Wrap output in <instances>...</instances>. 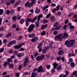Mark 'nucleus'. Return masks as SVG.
Listing matches in <instances>:
<instances>
[{
	"label": "nucleus",
	"instance_id": "obj_19",
	"mask_svg": "<svg viewBox=\"0 0 77 77\" xmlns=\"http://www.w3.org/2000/svg\"><path fill=\"white\" fill-rule=\"evenodd\" d=\"M37 18V17H35L33 19H31L32 23H34L36 20V18Z\"/></svg>",
	"mask_w": 77,
	"mask_h": 77
},
{
	"label": "nucleus",
	"instance_id": "obj_18",
	"mask_svg": "<svg viewBox=\"0 0 77 77\" xmlns=\"http://www.w3.org/2000/svg\"><path fill=\"white\" fill-rule=\"evenodd\" d=\"M35 25H36V27H38L39 26V21H37L35 22Z\"/></svg>",
	"mask_w": 77,
	"mask_h": 77
},
{
	"label": "nucleus",
	"instance_id": "obj_51",
	"mask_svg": "<svg viewBox=\"0 0 77 77\" xmlns=\"http://www.w3.org/2000/svg\"><path fill=\"white\" fill-rule=\"evenodd\" d=\"M13 53L14 54H15V55H17V54H18V51H15Z\"/></svg>",
	"mask_w": 77,
	"mask_h": 77
},
{
	"label": "nucleus",
	"instance_id": "obj_9",
	"mask_svg": "<svg viewBox=\"0 0 77 77\" xmlns=\"http://www.w3.org/2000/svg\"><path fill=\"white\" fill-rule=\"evenodd\" d=\"M69 36L68 34L66 32H64L63 33V35H62V38L63 39H65L66 38H67L68 36Z\"/></svg>",
	"mask_w": 77,
	"mask_h": 77
},
{
	"label": "nucleus",
	"instance_id": "obj_14",
	"mask_svg": "<svg viewBox=\"0 0 77 77\" xmlns=\"http://www.w3.org/2000/svg\"><path fill=\"white\" fill-rule=\"evenodd\" d=\"M54 66V69H56V68H57V64L56 63H54L53 64H52Z\"/></svg>",
	"mask_w": 77,
	"mask_h": 77
},
{
	"label": "nucleus",
	"instance_id": "obj_32",
	"mask_svg": "<svg viewBox=\"0 0 77 77\" xmlns=\"http://www.w3.org/2000/svg\"><path fill=\"white\" fill-rule=\"evenodd\" d=\"M58 25H59V23L58 22H56L54 25V27L57 26Z\"/></svg>",
	"mask_w": 77,
	"mask_h": 77
},
{
	"label": "nucleus",
	"instance_id": "obj_57",
	"mask_svg": "<svg viewBox=\"0 0 77 77\" xmlns=\"http://www.w3.org/2000/svg\"><path fill=\"white\" fill-rule=\"evenodd\" d=\"M56 8H57V9H56V11H58V10H59V5H58V6Z\"/></svg>",
	"mask_w": 77,
	"mask_h": 77
},
{
	"label": "nucleus",
	"instance_id": "obj_37",
	"mask_svg": "<svg viewBox=\"0 0 77 77\" xmlns=\"http://www.w3.org/2000/svg\"><path fill=\"white\" fill-rule=\"evenodd\" d=\"M12 44L11 43V42H9V43H8V44L7 46L8 47H11V46H12Z\"/></svg>",
	"mask_w": 77,
	"mask_h": 77
},
{
	"label": "nucleus",
	"instance_id": "obj_7",
	"mask_svg": "<svg viewBox=\"0 0 77 77\" xmlns=\"http://www.w3.org/2000/svg\"><path fill=\"white\" fill-rule=\"evenodd\" d=\"M37 71L38 72H44V68H42V66H41L38 67L37 70Z\"/></svg>",
	"mask_w": 77,
	"mask_h": 77
},
{
	"label": "nucleus",
	"instance_id": "obj_62",
	"mask_svg": "<svg viewBox=\"0 0 77 77\" xmlns=\"http://www.w3.org/2000/svg\"><path fill=\"white\" fill-rule=\"evenodd\" d=\"M17 19H18V20H20V19H21V16L20 15L18 16L17 17Z\"/></svg>",
	"mask_w": 77,
	"mask_h": 77
},
{
	"label": "nucleus",
	"instance_id": "obj_38",
	"mask_svg": "<svg viewBox=\"0 0 77 77\" xmlns=\"http://www.w3.org/2000/svg\"><path fill=\"white\" fill-rule=\"evenodd\" d=\"M53 34L54 35H56L57 34V31H54L53 32Z\"/></svg>",
	"mask_w": 77,
	"mask_h": 77
},
{
	"label": "nucleus",
	"instance_id": "obj_6",
	"mask_svg": "<svg viewBox=\"0 0 77 77\" xmlns=\"http://www.w3.org/2000/svg\"><path fill=\"white\" fill-rule=\"evenodd\" d=\"M45 57L44 55L42 54L41 56H38L37 58H36V60L37 61H40L43 59Z\"/></svg>",
	"mask_w": 77,
	"mask_h": 77
},
{
	"label": "nucleus",
	"instance_id": "obj_41",
	"mask_svg": "<svg viewBox=\"0 0 77 77\" xmlns=\"http://www.w3.org/2000/svg\"><path fill=\"white\" fill-rule=\"evenodd\" d=\"M4 49L3 48H2L0 49V53H2L4 51Z\"/></svg>",
	"mask_w": 77,
	"mask_h": 77
},
{
	"label": "nucleus",
	"instance_id": "obj_54",
	"mask_svg": "<svg viewBox=\"0 0 77 77\" xmlns=\"http://www.w3.org/2000/svg\"><path fill=\"white\" fill-rule=\"evenodd\" d=\"M56 11V8H54V9H53L52 11V13L53 14H54V13H55V12Z\"/></svg>",
	"mask_w": 77,
	"mask_h": 77
},
{
	"label": "nucleus",
	"instance_id": "obj_53",
	"mask_svg": "<svg viewBox=\"0 0 77 77\" xmlns=\"http://www.w3.org/2000/svg\"><path fill=\"white\" fill-rule=\"evenodd\" d=\"M68 23H69V20H68V19H66L65 21V24H67Z\"/></svg>",
	"mask_w": 77,
	"mask_h": 77
},
{
	"label": "nucleus",
	"instance_id": "obj_49",
	"mask_svg": "<svg viewBox=\"0 0 77 77\" xmlns=\"http://www.w3.org/2000/svg\"><path fill=\"white\" fill-rule=\"evenodd\" d=\"M77 71H75L72 73L73 75H75L77 74Z\"/></svg>",
	"mask_w": 77,
	"mask_h": 77
},
{
	"label": "nucleus",
	"instance_id": "obj_56",
	"mask_svg": "<svg viewBox=\"0 0 77 77\" xmlns=\"http://www.w3.org/2000/svg\"><path fill=\"white\" fill-rule=\"evenodd\" d=\"M16 24H13L12 25L13 28H14V29H15V28H16Z\"/></svg>",
	"mask_w": 77,
	"mask_h": 77
},
{
	"label": "nucleus",
	"instance_id": "obj_20",
	"mask_svg": "<svg viewBox=\"0 0 77 77\" xmlns=\"http://www.w3.org/2000/svg\"><path fill=\"white\" fill-rule=\"evenodd\" d=\"M11 44H15L17 43V41L16 40H13L10 42Z\"/></svg>",
	"mask_w": 77,
	"mask_h": 77
},
{
	"label": "nucleus",
	"instance_id": "obj_2",
	"mask_svg": "<svg viewBox=\"0 0 77 77\" xmlns=\"http://www.w3.org/2000/svg\"><path fill=\"white\" fill-rule=\"evenodd\" d=\"M62 34H59V35L55 36V40H58L60 41H62Z\"/></svg>",
	"mask_w": 77,
	"mask_h": 77
},
{
	"label": "nucleus",
	"instance_id": "obj_25",
	"mask_svg": "<svg viewBox=\"0 0 77 77\" xmlns=\"http://www.w3.org/2000/svg\"><path fill=\"white\" fill-rule=\"evenodd\" d=\"M11 36V33L9 32L6 36V38H9Z\"/></svg>",
	"mask_w": 77,
	"mask_h": 77
},
{
	"label": "nucleus",
	"instance_id": "obj_4",
	"mask_svg": "<svg viewBox=\"0 0 77 77\" xmlns=\"http://www.w3.org/2000/svg\"><path fill=\"white\" fill-rule=\"evenodd\" d=\"M24 61L23 62V66H24L25 67L27 66V63L29 62V58L27 57L26 56L24 58Z\"/></svg>",
	"mask_w": 77,
	"mask_h": 77
},
{
	"label": "nucleus",
	"instance_id": "obj_40",
	"mask_svg": "<svg viewBox=\"0 0 77 77\" xmlns=\"http://www.w3.org/2000/svg\"><path fill=\"white\" fill-rule=\"evenodd\" d=\"M17 57H22V55H21V54H18L17 55Z\"/></svg>",
	"mask_w": 77,
	"mask_h": 77
},
{
	"label": "nucleus",
	"instance_id": "obj_21",
	"mask_svg": "<svg viewBox=\"0 0 77 77\" xmlns=\"http://www.w3.org/2000/svg\"><path fill=\"white\" fill-rule=\"evenodd\" d=\"M73 62V61L72 60V59L71 58H70L69 59V62H68L67 63H72Z\"/></svg>",
	"mask_w": 77,
	"mask_h": 77
},
{
	"label": "nucleus",
	"instance_id": "obj_58",
	"mask_svg": "<svg viewBox=\"0 0 77 77\" xmlns=\"http://www.w3.org/2000/svg\"><path fill=\"white\" fill-rule=\"evenodd\" d=\"M69 74V73L68 72V71L67 70L66 71V75H68Z\"/></svg>",
	"mask_w": 77,
	"mask_h": 77
},
{
	"label": "nucleus",
	"instance_id": "obj_17",
	"mask_svg": "<svg viewBox=\"0 0 77 77\" xmlns=\"http://www.w3.org/2000/svg\"><path fill=\"white\" fill-rule=\"evenodd\" d=\"M25 21V20L23 19H22L20 20V23L21 24H23L24 23V22Z\"/></svg>",
	"mask_w": 77,
	"mask_h": 77
},
{
	"label": "nucleus",
	"instance_id": "obj_12",
	"mask_svg": "<svg viewBox=\"0 0 77 77\" xmlns=\"http://www.w3.org/2000/svg\"><path fill=\"white\" fill-rule=\"evenodd\" d=\"M37 74L38 73L36 72H32L31 74V77H35Z\"/></svg>",
	"mask_w": 77,
	"mask_h": 77
},
{
	"label": "nucleus",
	"instance_id": "obj_34",
	"mask_svg": "<svg viewBox=\"0 0 77 77\" xmlns=\"http://www.w3.org/2000/svg\"><path fill=\"white\" fill-rule=\"evenodd\" d=\"M26 21L27 22H30L32 21V19L30 18H28L26 20Z\"/></svg>",
	"mask_w": 77,
	"mask_h": 77
},
{
	"label": "nucleus",
	"instance_id": "obj_28",
	"mask_svg": "<svg viewBox=\"0 0 77 77\" xmlns=\"http://www.w3.org/2000/svg\"><path fill=\"white\" fill-rule=\"evenodd\" d=\"M47 27V25H45L44 26H42L41 27V29L42 30H44V28H46Z\"/></svg>",
	"mask_w": 77,
	"mask_h": 77
},
{
	"label": "nucleus",
	"instance_id": "obj_10",
	"mask_svg": "<svg viewBox=\"0 0 77 77\" xmlns=\"http://www.w3.org/2000/svg\"><path fill=\"white\" fill-rule=\"evenodd\" d=\"M38 40V37H35L31 39V41L32 42H35Z\"/></svg>",
	"mask_w": 77,
	"mask_h": 77
},
{
	"label": "nucleus",
	"instance_id": "obj_64",
	"mask_svg": "<svg viewBox=\"0 0 77 77\" xmlns=\"http://www.w3.org/2000/svg\"><path fill=\"white\" fill-rule=\"evenodd\" d=\"M4 30V28L1 27L0 28V31H3Z\"/></svg>",
	"mask_w": 77,
	"mask_h": 77
},
{
	"label": "nucleus",
	"instance_id": "obj_39",
	"mask_svg": "<svg viewBox=\"0 0 77 77\" xmlns=\"http://www.w3.org/2000/svg\"><path fill=\"white\" fill-rule=\"evenodd\" d=\"M6 5L9 6L11 5V2H6Z\"/></svg>",
	"mask_w": 77,
	"mask_h": 77
},
{
	"label": "nucleus",
	"instance_id": "obj_8",
	"mask_svg": "<svg viewBox=\"0 0 77 77\" xmlns=\"http://www.w3.org/2000/svg\"><path fill=\"white\" fill-rule=\"evenodd\" d=\"M24 44H25V43H21L18 45H16V46H14V48L15 49H19V48H20L21 47H22V45H24Z\"/></svg>",
	"mask_w": 77,
	"mask_h": 77
},
{
	"label": "nucleus",
	"instance_id": "obj_22",
	"mask_svg": "<svg viewBox=\"0 0 77 77\" xmlns=\"http://www.w3.org/2000/svg\"><path fill=\"white\" fill-rule=\"evenodd\" d=\"M74 54L72 53H69L68 54V57H71V56H74Z\"/></svg>",
	"mask_w": 77,
	"mask_h": 77
},
{
	"label": "nucleus",
	"instance_id": "obj_36",
	"mask_svg": "<svg viewBox=\"0 0 77 77\" xmlns=\"http://www.w3.org/2000/svg\"><path fill=\"white\" fill-rule=\"evenodd\" d=\"M67 26H68V25H67V24H66L63 26V28L64 30H65L66 29V27H67Z\"/></svg>",
	"mask_w": 77,
	"mask_h": 77
},
{
	"label": "nucleus",
	"instance_id": "obj_24",
	"mask_svg": "<svg viewBox=\"0 0 77 77\" xmlns=\"http://www.w3.org/2000/svg\"><path fill=\"white\" fill-rule=\"evenodd\" d=\"M3 12H4V10L2 9H0V15H3Z\"/></svg>",
	"mask_w": 77,
	"mask_h": 77
},
{
	"label": "nucleus",
	"instance_id": "obj_61",
	"mask_svg": "<svg viewBox=\"0 0 77 77\" xmlns=\"http://www.w3.org/2000/svg\"><path fill=\"white\" fill-rule=\"evenodd\" d=\"M61 15V12H57V15H59V16H60Z\"/></svg>",
	"mask_w": 77,
	"mask_h": 77
},
{
	"label": "nucleus",
	"instance_id": "obj_55",
	"mask_svg": "<svg viewBox=\"0 0 77 77\" xmlns=\"http://www.w3.org/2000/svg\"><path fill=\"white\" fill-rule=\"evenodd\" d=\"M28 4H29V2H27L25 5V6H26V7H27V6H28Z\"/></svg>",
	"mask_w": 77,
	"mask_h": 77
},
{
	"label": "nucleus",
	"instance_id": "obj_3",
	"mask_svg": "<svg viewBox=\"0 0 77 77\" xmlns=\"http://www.w3.org/2000/svg\"><path fill=\"white\" fill-rule=\"evenodd\" d=\"M12 60H11L10 58H8L7 60V62H5L3 64V66L5 67H6L8 65L9 66L10 65V62H12Z\"/></svg>",
	"mask_w": 77,
	"mask_h": 77
},
{
	"label": "nucleus",
	"instance_id": "obj_16",
	"mask_svg": "<svg viewBox=\"0 0 77 77\" xmlns=\"http://www.w3.org/2000/svg\"><path fill=\"white\" fill-rule=\"evenodd\" d=\"M35 36V34L34 33L30 34L29 35V38H34V37Z\"/></svg>",
	"mask_w": 77,
	"mask_h": 77
},
{
	"label": "nucleus",
	"instance_id": "obj_13",
	"mask_svg": "<svg viewBox=\"0 0 77 77\" xmlns=\"http://www.w3.org/2000/svg\"><path fill=\"white\" fill-rule=\"evenodd\" d=\"M51 21H56V17L54 16H51Z\"/></svg>",
	"mask_w": 77,
	"mask_h": 77
},
{
	"label": "nucleus",
	"instance_id": "obj_48",
	"mask_svg": "<svg viewBox=\"0 0 77 77\" xmlns=\"http://www.w3.org/2000/svg\"><path fill=\"white\" fill-rule=\"evenodd\" d=\"M50 65H48L46 66L47 68L48 69H49L50 68Z\"/></svg>",
	"mask_w": 77,
	"mask_h": 77
},
{
	"label": "nucleus",
	"instance_id": "obj_11",
	"mask_svg": "<svg viewBox=\"0 0 77 77\" xmlns=\"http://www.w3.org/2000/svg\"><path fill=\"white\" fill-rule=\"evenodd\" d=\"M42 41L41 42V43H40L37 46V48L39 49L41 48H42V46L43 45V43H42Z\"/></svg>",
	"mask_w": 77,
	"mask_h": 77
},
{
	"label": "nucleus",
	"instance_id": "obj_1",
	"mask_svg": "<svg viewBox=\"0 0 77 77\" xmlns=\"http://www.w3.org/2000/svg\"><path fill=\"white\" fill-rule=\"evenodd\" d=\"M74 42L75 40L74 39L70 40L69 41H66L65 42V45H66L67 47H71L74 44Z\"/></svg>",
	"mask_w": 77,
	"mask_h": 77
},
{
	"label": "nucleus",
	"instance_id": "obj_60",
	"mask_svg": "<svg viewBox=\"0 0 77 77\" xmlns=\"http://www.w3.org/2000/svg\"><path fill=\"white\" fill-rule=\"evenodd\" d=\"M21 67H22V66L21 65H20L19 66V67H18V69L19 70H20L21 69Z\"/></svg>",
	"mask_w": 77,
	"mask_h": 77
},
{
	"label": "nucleus",
	"instance_id": "obj_59",
	"mask_svg": "<svg viewBox=\"0 0 77 77\" xmlns=\"http://www.w3.org/2000/svg\"><path fill=\"white\" fill-rule=\"evenodd\" d=\"M3 42L4 44H6L7 42V40L6 39H5L3 40Z\"/></svg>",
	"mask_w": 77,
	"mask_h": 77
},
{
	"label": "nucleus",
	"instance_id": "obj_29",
	"mask_svg": "<svg viewBox=\"0 0 77 77\" xmlns=\"http://www.w3.org/2000/svg\"><path fill=\"white\" fill-rule=\"evenodd\" d=\"M12 20L14 21H16V20H17V17L14 16L12 18Z\"/></svg>",
	"mask_w": 77,
	"mask_h": 77
},
{
	"label": "nucleus",
	"instance_id": "obj_30",
	"mask_svg": "<svg viewBox=\"0 0 77 77\" xmlns=\"http://www.w3.org/2000/svg\"><path fill=\"white\" fill-rule=\"evenodd\" d=\"M58 54L59 55H62L63 54V51H60L58 52Z\"/></svg>",
	"mask_w": 77,
	"mask_h": 77
},
{
	"label": "nucleus",
	"instance_id": "obj_46",
	"mask_svg": "<svg viewBox=\"0 0 77 77\" xmlns=\"http://www.w3.org/2000/svg\"><path fill=\"white\" fill-rule=\"evenodd\" d=\"M60 59H61V58L59 57H57V60L58 61H60Z\"/></svg>",
	"mask_w": 77,
	"mask_h": 77
},
{
	"label": "nucleus",
	"instance_id": "obj_52",
	"mask_svg": "<svg viewBox=\"0 0 77 77\" xmlns=\"http://www.w3.org/2000/svg\"><path fill=\"white\" fill-rule=\"evenodd\" d=\"M14 13V10L13 9L11 10V14H13Z\"/></svg>",
	"mask_w": 77,
	"mask_h": 77
},
{
	"label": "nucleus",
	"instance_id": "obj_15",
	"mask_svg": "<svg viewBox=\"0 0 77 77\" xmlns=\"http://www.w3.org/2000/svg\"><path fill=\"white\" fill-rule=\"evenodd\" d=\"M42 14H41L39 15L38 17L37 20L38 21H39L40 20V18H42Z\"/></svg>",
	"mask_w": 77,
	"mask_h": 77
},
{
	"label": "nucleus",
	"instance_id": "obj_45",
	"mask_svg": "<svg viewBox=\"0 0 77 77\" xmlns=\"http://www.w3.org/2000/svg\"><path fill=\"white\" fill-rule=\"evenodd\" d=\"M51 7H53V6H56V4L54 3L51 4L50 5Z\"/></svg>",
	"mask_w": 77,
	"mask_h": 77
},
{
	"label": "nucleus",
	"instance_id": "obj_50",
	"mask_svg": "<svg viewBox=\"0 0 77 77\" xmlns=\"http://www.w3.org/2000/svg\"><path fill=\"white\" fill-rule=\"evenodd\" d=\"M6 13H7V14H9L10 13H11V11H10L9 10H7L6 11Z\"/></svg>",
	"mask_w": 77,
	"mask_h": 77
},
{
	"label": "nucleus",
	"instance_id": "obj_27",
	"mask_svg": "<svg viewBox=\"0 0 77 77\" xmlns=\"http://www.w3.org/2000/svg\"><path fill=\"white\" fill-rule=\"evenodd\" d=\"M49 47L50 48H53V43H50L49 44Z\"/></svg>",
	"mask_w": 77,
	"mask_h": 77
},
{
	"label": "nucleus",
	"instance_id": "obj_44",
	"mask_svg": "<svg viewBox=\"0 0 77 77\" xmlns=\"http://www.w3.org/2000/svg\"><path fill=\"white\" fill-rule=\"evenodd\" d=\"M51 14V13H49V14H48L47 16H46V17L47 18H48L50 16V15Z\"/></svg>",
	"mask_w": 77,
	"mask_h": 77
},
{
	"label": "nucleus",
	"instance_id": "obj_23",
	"mask_svg": "<svg viewBox=\"0 0 77 77\" xmlns=\"http://www.w3.org/2000/svg\"><path fill=\"white\" fill-rule=\"evenodd\" d=\"M62 69V66L60 65H59L57 68V71L60 70Z\"/></svg>",
	"mask_w": 77,
	"mask_h": 77
},
{
	"label": "nucleus",
	"instance_id": "obj_47",
	"mask_svg": "<svg viewBox=\"0 0 77 77\" xmlns=\"http://www.w3.org/2000/svg\"><path fill=\"white\" fill-rule=\"evenodd\" d=\"M35 2V0H31V3L32 5H33Z\"/></svg>",
	"mask_w": 77,
	"mask_h": 77
},
{
	"label": "nucleus",
	"instance_id": "obj_42",
	"mask_svg": "<svg viewBox=\"0 0 77 77\" xmlns=\"http://www.w3.org/2000/svg\"><path fill=\"white\" fill-rule=\"evenodd\" d=\"M38 55V53H35L34 54V57H36Z\"/></svg>",
	"mask_w": 77,
	"mask_h": 77
},
{
	"label": "nucleus",
	"instance_id": "obj_5",
	"mask_svg": "<svg viewBox=\"0 0 77 77\" xmlns=\"http://www.w3.org/2000/svg\"><path fill=\"white\" fill-rule=\"evenodd\" d=\"M35 25L33 24H32L29 26L28 30L29 32H30L32 31L33 29H34V27H35Z\"/></svg>",
	"mask_w": 77,
	"mask_h": 77
},
{
	"label": "nucleus",
	"instance_id": "obj_31",
	"mask_svg": "<svg viewBox=\"0 0 77 77\" xmlns=\"http://www.w3.org/2000/svg\"><path fill=\"white\" fill-rule=\"evenodd\" d=\"M60 27L59 26H56L54 28V30H60Z\"/></svg>",
	"mask_w": 77,
	"mask_h": 77
},
{
	"label": "nucleus",
	"instance_id": "obj_63",
	"mask_svg": "<svg viewBox=\"0 0 77 77\" xmlns=\"http://www.w3.org/2000/svg\"><path fill=\"white\" fill-rule=\"evenodd\" d=\"M16 77H18L19 76H20V74L19 73H16Z\"/></svg>",
	"mask_w": 77,
	"mask_h": 77
},
{
	"label": "nucleus",
	"instance_id": "obj_43",
	"mask_svg": "<svg viewBox=\"0 0 77 77\" xmlns=\"http://www.w3.org/2000/svg\"><path fill=\"white\" fill-rule=\"evenodd\" d=\"M9 67L11 68H12L14 67V65L12 64H11L9 65Z\"/></svg>",
	"mask_w": 77,
	"mask_h": 77
},
{
	"label": "nucleus",
	"instance_id": "obj_35",
	"mask_svg": "<svg viewBox=\"0 0 77 77\" xmlns=\"http://www.w3.org/2000/svg\"><path fill=\"white\" fill-rule=\"evenodd\" d=\"M32 5V3H28V8H31Z\"/></svg>",
	"mask_w": 77,
	"mask_h": 77
},
{
	"label": "nucleus",
	"instance_id": "obj_26",
	"mask_svg": "<svg viewBox=\"0 0 77 77\" xmlns=\"http://www.w3.org/2000/svg\"><path fill=\"white\" fill-rule=\"evenodd\" d=\"M70 66L72 68H74L75 66V64L74 62L70 64Z\"/></svg>",
	"mask_w": 77,
	"mask_h": 77
},
{
	"label": "nucleus",
	"instance_id": "obj_33",
	"mask_svg": "<svg viewBox=\"0 0 77 77\" xmlns=\"http://www.w3.org/2000/svg\"><path fill=\"white\" fill-rule=\"evenodd\" d=\"M41 35L42 36H44V35H45V31H43L41 33Z\"/></svg>",
	"mask_w": 77,
	"mask_h": 77
}]
</instances>
